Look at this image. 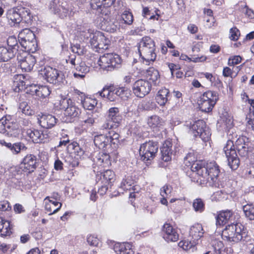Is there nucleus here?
Instances as JSON below:
<instances>
[{
  "label": "nucleus",
  "mask_w": 254,
  "mask_h": 254,
  "mask_svg": "<svg viewBox=\"0 0 254 254\" xmlns=\"http://www.w3.org/2000/svg\"><path fill=\"white\" fill-rule=\"evenodd\" d=\"M103 134L96 135L94 136V142L95 146L99 149L106 150L108 153H102L94 158V162L98 166L106 167L111 164L109 153L114 152L111 146L107 133L103 132Z\"/></svg>",
  "instance_id": "obj_1"
},
{
  "label": "nucleus",
  "mask_w": 254,
  "mask_h": 254,
  "mask_svg": "<svg viewBox=\"0 0 254 254\" xmlns=\"http://www.w3.org/2000/svg\"><path fill=\"white\" fill-rule=\"evenodd\" d=\"M222 237L224 240L230 242L247 241L248 230L247 228L240 223H231L227 225L223 229Z\"/></svg>",
  "instance_id": "obj_2"
},
{
  "label": "nucleus",
  "mask_w": 254,
  "mask_h": 254,
  "mask_svg": "<svg viewBox=\"0 0 254 254\" xmlns=\"http://www.w3.org/2000/svg\"><path fill=\"white\" fill-rule=\"evenodd\" d=\"M155 50V43L149 37L142 38L138 47L139 55L146 64H149L150 62H153L156 60Z\"/></svg>",
  "instance_id": "obj_3"
},
{
  "label": "nucleus",
  "mask_w": 254,
  "mask_h": 254,
  "mask_svg": "<svg viewBox=\"0 0 254 254\" xmlns=\"http://www.w3.org/2000/svg\"><path fill=\"white\" fill-rule=\"evenodd\" d=\"M18 41L20 45L29 53H35L38 45L34 33L29 28L22 30L18 34Z\"/></svg>",
  "instance_id": "obj_4"
},
{
  "label": "nucleus",
  "mask_w": 254,
  "mask_h": 254,
  "mask_svg": "<svg viewBox=\"0 0 254 254\" xmlns=\"http://www.w3.org/2000/svg\"><path fill=\"white\" fill-rule=\"evenodd\" d=\"M40 74L48 82L56 85L64 84L65 79L63 73L51 66H46L40 70Z\"/></svg>",
  "instance_id": "obj_5"
},
{
  "label": "nucleus",
  "mask_w": 254,
  "mask_h": 254,
  "mask_svg": "<svg viewBox=\"0 0 254 254\" xmlns=\"http://www.w3.org/2000/svg\"><path fill=\"white\" fill-rule=\"evenodd\" d=\"M122 60L115 53H106L100 57L98 64L101 68L107 71H113L120 68Z\"/></svg>",
  "instance_id": "obj_6"
},
{
  "label": "nucleus",
  "mask_w": 254,
  "mask_h": 254,
  "mask_svg": "<svg viewBox=\"0 0 254 254\" xmlns=\"http://www.w3.org/2000/svg\"><path fill=\"white\" fill-rule=\"evenodd\" d=\"M232 135L229 134V139L223 148V151L227 158L228 164L232 170H236L240 165V160L238 157L234 144V138Z\"/></svg>",
  "instance_id": "obj_7"
},
{
  "label": "nucleus",
  "mask_w": 254,
  "mask_h": 254,
  "mask_svg": "<svg viewBox=\"0 0 254 254\" xmlns=\"http://www.w3.org/2000/svg\"><path fill=\"white\" fill-rule=\"evenodd\" d=\"M190 133L194 137L199 136L204 141L208 140L210 135L209 129L206 127L205 123L203 120H198L192 125L187 124Z\"/></svg>",
  "instance_id": "obj_8"
},
{
  "label": "nucleus",
  "mask_w": 254,
  "mask_h": 254,
  "mask_svg": "<svg viewBox=\"0 0 254 254\" xmlns=\"http://www.w3.org/2000/svg\"><path fill=\"white\" fill-rule=\"evenodd\" d=\"M218 99V96L215 91L208 90L203 93L198 101L200 109L204 112L211 111Z\"/></svg>",
  "instance_id": "obj_9"
},
{
  "label": "nucleus",
  "mask_w": 254,
  "mask_h": 254,
  "mask_svg": "<svg viewBox=\"0 0 254 254\" xmlns=\"http://www.w3.org/2000/svg\"><path fill=\"white\" fill-rule=\"evenodd\" d=\"M158 148V143L153 141L142 144L139 148V155L141 159L144 161L152 160L155 157Z\"/></svg>",
  "instance_id": "obj_10"
},
{
  "label": "nucleus",
  "mask_w": 254,
  "mask_h": 254,
  "mask_svg": "<svg viewBox=\"0 0 254 254\" xmlns=\"http://www.w3.org/2000/svg\"><path fill=\"white\" fill-rule=\"evenodd\" d=\"M60 104L61 109L64 110V115L70 118H75L80 113V110L69 98L63 99L60 101Z\"/></svg>",
  "instance_id": "obj_11"
},
{
  "label": "nucleus",
  "mask_w": 254,
  "mask_h": 254,
  "mask_svg": "<svg viewBox=\"0 0 254 254\" xmlns=\"http://www.w3.org/2000/svg\"><path fill=\"white\" fill-rule=\"evenodd\" d=\"M207 185L209 186L219 187L218 176L220 173L219 166L215 162L207 164Z\"/></svg>",
  "instance_id": "obj_12"
},
{
  "label": "nucleus",
  "mask_w": 254,
  "mask_h": 254,
  "mask_svg": "<svg viewBox=\"0 0 254 254\" xmlns=\"http://www.w3.org/2000/svg\"><path fill=\"white\" fill-rule=\"evenodd\" d=\"M132 89L136 97L143 98L150 92L151 85L147 80L141 79L133 84Z\"/></svg>",
  "instance_id": "obj_13"
},
{
  "label": "nucleus",
  "mask_w": 254,
  "mask_h": 254,
  "mask_svg": "<svg viewBox=\"0 0 254 254\" xmlns=\"http://www.w3.org/2000/svg\"><path fill=\"white\" fill-rule=\"evenodd\" d=\"M109 40L103 34L99 31L95 32L93 34L92 37L90 39V43L91 46L98 50L107 49Z\"/></svg>",
  "instance_id": "obj_14"
},
{
  "label": "nucleus",
  "mask_w": 254,
  "mask_h": 254,
  "mask_svg": "<svg viewBox=\"0 0 254 254\" xmlns=\"http://www.w3.org/2000/svg\"><path fill=\"white\" fill-rule=\"evenodd\" d=\"M50 9L61 18L66 17L69 11L68 5L67 3L60 2L59 0H54L49 4Z\"/></svg>",
  "instance_id": "obj_15"
},
{
  "label": "nucleus",
  "mask_w": 254,
  "mask_h": 254,
  "mask_svg": "<svg viewBox=\"0 0 254 254\" xmlns=\"http://www.w3.org/2000/svg\"><path fill=\"white\" fill-rule=\"evenodd\" d=\"M37 164L36 156L33 154H28L23 158L21 166L24 172L30 173L36 169Z\"/></svg>",
  "instance_id": "obj_16"
},
{
  "label": "nucleus",
  "mask_w": 254,
  "mask_h": 254,
  "mask_svg": "<svg viewBox=\"0 0 254 254\" xmlns=\"http://www.w3.org/2000/svg\"><path fill=\"white\" fill-rule=\"evenodd\" d=\"M164 239L168 242H176L178 240L179 235L177 229L173 227L168 223H165L163 227Z\"/></svg>",
  "instance_id": "obj_17"
},
{
  "label": "nucleus",
  "mask_w": 254,
  "mask_h": 254,
  "mask_svg": "<svg viewBox=\"0 0 254 254\" xmlns=\"http://www.w3.org/2000/svg\"><path fill=\"white\" fill-rule=\"evenodd\" d=\"M191 170L193 173L201 177L200 181L207 184V166L205 167L204 163L201 161H196L191 166Z\"/></svg>",
  "instance_id": "obj_18"
},
{
  "label": "nucleus",
  "mask_w": 254,
  "mask_h": 254,
  "mask_svg": "<svg viewBox=\"0 0 254 254\" xmlns=\"http://www.w3.org/2000/svg\"><path fill=\"white\" fill-rule=\"evenodd\" d=\"M38 123L43 128H51L54 127L58 121L54 116L51 114H42L39 115Z\"/></svg>",
  "instance_id": "obj_19"
},
{
  "label": "nucleus",
  "mask_w": 254,
  "mask_h": 254,
  "mask_svg": "<svg viewBox=\"0 0 254 254\" xmlns=\"http://www.w3.org/2000/svg\"><path fill=\"white\" fill-rule=\"evenodd\" d=\"M11 116L5 115L1 118V133L7 136H15V130L11 128Z\"/></svg>",
  "instance_id": "obj_20"
},
{
  "label": "nucleus",
  "mask_w": 254,
  "mask_h": 254,
  "mask_svg": "<svg viewBox=\"0 0 254 254\" xmlns=\"http://www.w3.org/2000/svg\"><path fill=\"white\" fill-rule=\"evenodd\" d=\"M248 138L245 136H239L235 141V146L240 155L246 156L247 155L249 146Z\"/></svg>",
  "instance_id": "obj_21"
},
{
  "label": "nucleus",
  "mask_w": 254,
  "mask_h": 254,
  "mask_svg": "<svg viewBox=\"0 0 254 254\" xmlns=\"http://www.w3.org/2000/svg\"><path fill=\"white\" fill-rule=\"evenodd\" d=\"M1 145L2 147L9 149L13 154H17L21 150L26 149L24 144L21 142H16L12 144L10 142L6 141L5 140H1Z\"/></svg>",
  "instance_id": "obj_22"
},
{
  "label": "nucleus",
  "mask_w": 254,
  "mask_h": 254,
  "mask_svg": "<svg viewBox=\"0 0 254 254\" xmlns=\"http://www.w3.org/2000/svg\"><path fill=\"white\" fill-rule=\"evenodd\" d=\"M26 134L35 143L44 142V139L47 137L46 136H47L38 129L31 128L27 130Z\"/></svg>",
  "instance_id": "obj_23"
},
{
  "label": "nucleus",
  "mask_w": 254,
  "mask_h": 254,
  "mask_svg": "<svg viewBox=\"0 0 254 254\" xmlns=\"http://www.w3.org/2000/svg\"><path fill=\"white\" fill-rule=\"evenodd\" d=\"M115 174L114 172L110 170H107L103 172L98 171L96 175L97 179L102 180V182L104 184H108L110 185L114 180Z\"/></svg>",
  "instance_id": "obj_24"
},
{
  "label": "nucleus",
  "mask_w": 254,
  "mask_h": 254,
  "mask_svg": "<svg viewBox=\"0 0 254 254\" xmlns=\"http://www.w3.org/2000/svg\"><path fill=\"white\" fill-rule=\"evenodd\" d=\"M172 147V143L170 141H166L161 148V158L165 162H168L171 159Z\"/></svg>",
  "instance_id": "obj_25"
},
{
  "label": "nucleus",
  "mask_w": 254,
  "mask_h": 254,
  "mask_svg": "<svg viewBox=\"0 0 254 254\" xmlns=\"http://www.w3.org/2000/svg\"><path fill=\"white\" fill-rule=\"evenodd\" d=\"M76 72L73 73L75 78H83L85 77V75L89 71L90 67L86 65L83 62L77 63L75 66Z\"/></svg>",
  "instance_id": "obj_26"
},
{
  "label": "nucleus",
  "mask_w": 254,
  "mask_h": 254,
  "mask_svg": "<svg viewBox=\"0 0 254 254\" xmlns=\"http://www.w3.org/2000/svg\"><path fill=\"white\" fill-rule=\"evenodd\" d=\"M233 216V212L231 210H225L220 212L216 217V225L222 226L231 219Z\"/></svg>",
  "instance_id": "obj_27"
},
{
  "label": "nucleus",
  "mask_w": 254,
  "mask_h": 254,
  "mask_svg": "<svg viewBox=\"0 0 254 254\" xmlns=\"http://www.w3.org/2000/svg\"><path fill=\"white\" fill-rule=\"evenodd\" d=\"M17 11H18V7H16L8 10L7 12L6 18L11 25H14L15 24L21 22V17Z\"/></svg>",
  "instance_id": "obj_28"
},
{
  "label": "nucleus",
  "mask_w": 254,
  "mask_h": 254,
  "mask_svg": "<svg viewBox=\"0 0 254 254\" xmlns=\"http://www.w3.org/2000/svg\"><path fill=\"white\" fill-rule=\"evenodd\" d=\"M146 78L151 81L154 84L159 82L160 75L158 71L153 67H149L144 73Z\"/></svg>",
  "instance_id": "obj_29"
},
{
  "label": "nucleus",
  "mask_w": 254,
  "mask_h": 254,
  "mask_svg": "<svg viewBox=\"0 0 254 254\" xmlns=\"http://www.w3.org/2000/svg\"><path fill=\"white\" fill-rule=\"evenodd\" d=\"M35 63V57L32 55L28 56L22 62L20 63L19 66L22 70L25 71H30L33 68Z\"/></svg>",
  "instance_id": "obj_30"
},
{
  "label": "nucleus",
  "mask_w": 254,
  "mask_h": 254,
  "mask_svg": "<svg viewBox=\"0 0 254 254\" xmlns=\"http://www.w3.org/2000/svg\"><path fill=\"white\" fill-rule=\"evenodd\" d=\"M16 53L15 50L6 47L4 44L1 46V61L8 62Z\"/></svg>",
  "instance_id": "obj_31"
},
{
  "label": "nucleus",
  "mask_w": 254,
  "mask_h": 254,
  "mask_svg": "<svg viewBox=\"0 0 254 254\" xmlns=\"http://www.w3.org/2000/svg\"><path fill=\"white\" fill-rule=\"evenodd\" d=\"M102 26L104 30L114 33L119 29V23L116 19H110L109 20H106Z\"/></svg>",
  "instance_id": "obj_32"
},
{
  "label": "nucleus",
  "mask_w": 254,
  "mask_h": 254,
  "mask_svg": "<svg viewBox=\"0 0 254 254\" xmlns=\"http://www.w3.org/2000/svg\"><path fill=\"white\" fill-rule=\"evenodd\" d=\"M109 138H110V145L113 151H115L119 145V138L120 135L119 134L115 131L113 129L109 130L108 133Z\"/></svg>",
  "instance_id": "obj_33"
},
{
  "label": "nucleus",
  "mask_w": 254,
  "mask_h": 254,
  "mask_svg": "<svg viewBox=\"0 0 254 254\" xmlns=\"http://www.w3.org/2000/svg\"><path fill=\"white\" fill-rule=\"evenodd\" d=\"M169 94V91L167 89L164 88L160 90L156 97L158 104L160 106H164L168 101Z\"/></svg>",
  "instance_id": "obj_34"
},
{
  "label": "nucleus",
  "mask_w": 254,
  "mask_h": 254,
  "mask_svg": "<svg viewBox=\"0 0 254 254\" xmlns=\"http://www.w3.org/2000/svg\"><path fill=\"white\" fill-rule=\"evenodd\" d=\"M203 228L201 225L196 224L190 227V235L194 241L199 240L203 236Z\"/></svg>",
  "instance_id": "obj_35"
},
{
  "label": "nucleus",
  "mask_w": 254,
  "mask_h": 254,
  "mask_svg": "<svg viewBox=\"0 0 254 254\" xmlns=\"http://www.w3.org/2000/svg\"><path fill=\"white\" fill-rule=\"evenodd\" d=\"M107 119L114 122L115 124H120L122 121V117L119 115V109L116 107L110 108Z\"/></svg>",
  "instance_id": "obj_36"
},
{
  "label": "nucleus",
  "mask_w": 254,
  "mask_h": 254,
  "mask_svg": "<svg viewBox=\"0 0 254 254\" xmlns=\"http://www.w3.org/2000/svg\"><path fill=\"white\" fill-rule=\"evenodd\" d=\"M19 15L21 17V22L23 21L27 24L31 23L32 21V16L30 10L26 7H18Z\"/></svg>",
  "instance_id": "obj_37"
},
{
  "label": "nucleus",
  "mask_w": 254,
  "mask_h": 254,
  "mask_svg": "<svg viewBox=\"0 0 254 254\" xmlns=\"http://www.w3.org/2000/svg\"><path fill=\"white\" fill-rule=\"evenodd\" d=\"M1 237H6L10 236L12 233L11 227L10 222L8 220H5L1 217Z\"/></svg>",
  "instance_id": "obj_38"
},
{
  "label": "nucleus",
  "mask_w": 254,
  "mask_h": 254,
  "mask_svg": "<svg viewBox=\"0 0 254 254\" xmlns=\"http://www.w3.org/2000/svg\"><path fill=\"white\" fill-rule=\"evenodd\" d=\"M81 103L83 107L88 110H93L97 104V101L95 99L91 98H84L83 100H81Z\"/></svg>",
  "instance_id": "obj_39"
},
{
  "label": "nucleus",
  "mask_w": 254,
  "mask_h": 254,
  "mask_svg": "<svg viewBox=\"0 0 254 254\" xmlns=\"http://www.w3.org/2000/svg\"><path fill=\"white\" fill-rule=\"evenodd\" d=\"M243 210L245 216L250 220H254V205L247 204L243 206Z\"/></svg>",
  "instance_id": "obj_40"
},
{
  "label": "nucleus",
  "mask_w": 254,
  "mask_h": 254,
  "mask_svg": "<svg viewBox=\"0 0 254 254\" xmlns=\"http://www.w3.org/2000/svg\"><path fill=\"white\" fill-rule=\"evenodd\" d=\"M36 95L40 98H45L50 95V91L48 86H41L35 90Z\"/></svg>",
  "instance_id": "obj_41"
},
{
  "label": "nucleus",
  "mask_w": 254,
  "mask_h": 254,
  "mask_svg": "<svg viewBox=\"0 0 254 254\" xmlns=\"http://www.w3.org/2000/svg\"><path fill=\"white\" fill-rule=\"evenodd\" d=\"M18 112H21L27 116H31L34 114V111L31 109L26 102H22L19 103Z\"/></svg>",
  "instance_id": "obj_42"
},
{
  "label": "nucleus",
  "mask_w": 254,
  "mask_h": 254,
  "mask_svg": "<svg viewBox=\"0 0 254 254\" xmlns=\"http://www.w3.org/2000/svg\"><path fill=\"white\" fill-rule=\"evenodd\" d=\"M15 70V67L11 64L10 63H4L1 64V73L3 76H9Z\"/></svg>",
  "instance_id": "obj_43"
},
{
  "label": "nucleus",
  "mask_w": 254,
  "mask_h": 254,
  "mask_svg": "<svg viewBox=\"0 0 254 254\" xmlns=\"http://www.w3.org/2000/svg\"><path fill=\"white\" fill-rule=\"evenodd\" d=\"M117 99L120 97L124 100H127L130 95V92L124 87L115 88Z\"/></svg>",
  "instance_id": "obj_44"
},
{
  "label": "nucleus",
  "mask_w": 254,
  "mask_h": 254,
  "mask_svg": "<svg viewBox=\"0 0 254 254\" xmlns=\"http://www.w3.org/2000/svg\"><path fill=\"white\" fill-rule=\"evenodd\" d=\"M117 127L118 125L117 124H115L114 122L106 118L105 122L101 126L100 129L103 131H106V133H108L109 130H113Z\"/></svg>",
  "instance_id": "obj_45"
},
{
  "label": "nucleus",
  "mask_w": 254,
  "mask_h": 254,
  "mask_svg": "<svg viewBox=\"0 0 254 254\" xmlns=\"http://www.w3.org/2000/svg\"><path fill=\"white\" fill-rule=\"evenodd\" d=\"M212 244L216 254H220L224 251V245L222 241L215 239L213 240Z\"/></svg>",
  "instance_id": "obj_46"
},
{
  "label": "nucleus",
  "mask_w": 254,
  "mask_h": 254,
  "mask_svg": "<svg viewBox=\"0 0 254 254\" xmlns=\"http://www.w3.org/2000/svg\"><path fill=\"white\" fill-rule=\"evenodd\" d=\"M121 18L124 23L127 25H131L133 20V15L130 11L125 10L121 15Z\"/></svg>",
  "instance_id": "obj_47"
},
{
  "label": "nucleus",
  "mask_w": 254,
  "mask_h": 254,
  "mask_svg": "<svg viewBox=\"0 0 254 254\" xmlns=\"http://www.w3.org/2000/svg\"><path fill=\"white\" fill-rule=\"evenodd\" d=\"M129 247L128 243H117L114 246V250L117 254H123L126 248Z\"/></svg>",
  "instance_id": "obj_48"
},
{
  "label": "nucleus",
  "mask_w": 254,
  "mask_h": 254,
  "mask_svg": "<svg viewBox=\"0 0 254 254\" xmlns=\"http://www.w3.org/2000/svg\"><path fill=\"white\" fill-rule=\"evenodd\" d=\"M193 207L196 212H202L204 210V204L200 198H196L194 200L192 204Z\"/></svg>",
  "instance_id": "obj_49"
},
{
  "label": "nucleus",
  "mask_w": 254,
  "mask_h": 254,
  "mask_svg": "<svg viewBox=\"0 0 254 254\" xmlns=\"http://www.w3.org/2000/svg\"><path fill=\"white\" fill-rule=\"evenodd\" d=\"M6 47H9L11 49L15 50L16 52L18 50V45L16 38L14 36H10L6 40Z\"/></svg>",
  "instance_id": "obj_50"
},
{
  "label": "nucleus",
  "mask_w": 254,
  "mask_h": 254,
  "mask_svg": "<svg viewBox=\"0 0 254 254\" xmlns=\"http://www.w3.org/2000/svg\"><path fill=\"white\" fill-rule=\"evenodd\" d=\"M16 246L7 245L5 244H1V254H10L16 249Z\"/></svg>",
  "instance_id": "obj_51"
},
{
  "label": "nucleus",
  "mask_w": 254,
  "mask_h": 254,
  "mask_svg": "<svg viewBox=\"0 0 254 254\" xmlns=\"http://www.w3.org/2000/svg\"><path fill=\"white\" fill-rule=\"evenodd\" d=\"M160 123V118L156 115H154L150 117L147 121L148 125L151 127H158V126Z\"/></svg>",
  "instance_id": "obj_52"
},
{
  "label": "nucleus",
  "mask_w": 254,
  "mask_h": 254,
  "mask_svg": "<svg viewBox=\"0 0 254 254\" xmlns=\"http://www.w3.org/2000/svg\"><path fill=\"white\" fill-rule=\"evenodd\" d=\"M71 49L72 52L77 54L78 55H83L86 52L84 47L78 44L71 45Z\"/></svg>",
  "instance_id": "obj_53"
},
{
  "label": "nucleus",
  "mask_w": 254,
  "mask_h": 254,
  "mask_svg": "<svg viewBox=\"0 0 254 254\" xmlns=\"http://www.w3.org/2000/svg\"><path fill=\"white\" fill-rule=\"evenodd\" d=\"M194 241L193 242L183 240L179 242L178 245L180 248H183L184 250H189L195 245Z\"/></svg>",
  "instance_id": "obj_54"
},
{
  "label": "nucleus",
  "mask_w": 254,
  "mask_h": 254,
  "mask_svg": "<svg viewBox=\"0 0 254 254\" xmlns=\"http://www.w3.org/2000/svg\"><path fill=\"white\" fill-rule=\"evenodd\" d=\"M90 5L93 9L99 10L104 6V1L103 0H91Z\"/></svg>",
  "instance_id": "obj_55"
},
{
  "label": "nucleus",
  "mask_w": 254,
  "mask_h": 254,
  "mask_svg": "<svg viewBox=\"0 0 254 254\" xmlns=\"http://www.w3.org/2000/svg\"><path fill=\"white\" fill-rule=\"evenodd\" d=\"M172 188L170 186L165 185L160 190V194L162 196H166L170 195L172 191Z\"/></svg>",
  "instance_id": "obj_56"
},
{
  "label": "nucleus",
  "mask_w": 254,
  "mask_h": 254,
  "mask_svg": "<svg viewBox=\"0 0 254 254\" xmlns=\"http://www.w3.org/2000/svg\"><path fill=\"white\" fill-rule=\"evenodd\" d=\"M230 39L233 41H237L240 35V31L236 27H233L230 30Z\"/></svg>",
  "instance_id": "obj_57"
},
{
  "label": "nucleus",
  "mask_w": 254,
  "mask_h": 254,
  "mask_svg": "<svg viewBox=\"0 0 254 254\" xmlns=\"http://www.w3.org/2000/svg\"><path fill=\"white\" fill-rule=\"evenodd\" d=\"M87 242L91 246L97 247L99 243V239L93 235L89 236L87 238Z\"/></svg>",
  "instance_id": "obj_58"
},
{
  "label": "nucleus",
  "mask_w": 254,
  "mask_h": 254,
  "mask_svg": "<svg viewBox=\"0 0 254 254\" xmlns=\"http://www.w3.org/2000/svg\"><path fill=\"white\" fill-rule=\"evenodd\" d=\"M113 89V86H106L99 93L101 97L106 98Z\"/></svg>",
  "instance_id": "obj_59"
},
{
  "label": "nucleus",
  "mask_w": 254,
  "mask_h": 254,
  "mask_svg": "<svg viewBox=\"0 0 254 254\" xmlns=\"http://www.w3.org/2000/svg\"><path fill=\"white\" fill-rule=\"evenodd\" d=\"M242 58L239 56H235L230 58L228 61V64L230 66L237 64L241 62Z\"/></svg>",
  "instance_id": "obj_60"
},
{
  "label": "nucleus",
  "mask_w": 254,
  "mask_h": 254,
  "mask_svg": "<svg viewBox=\"0 0 254 254\" xmlns=\"http://www.w3.org/2000/svg\"><path fill=\"white\" fill-rule=\"evenodd\" d=\"M131 188V183L130 180H124L121 184L120 188L124 190H130Z\"/></svg>",
  "instance_id": "obj_61"
},
{
  "label": "nucleus",
  "mask_w": 254,
  "mask_h": 254,
  "mask_svg": "<svg viewBox=\"0 0 254 254\" xmlns=\"http://www.w3.org/2000/svg\"><path fill=\"white\" fill-rule=\"evenodd\" d=\"M26 51L25 50V51H22L18 53L17 59L19 64L26 59L27 56L31 55L28 54Z\"/></svg>",
  "instance_id": "obj_62"
},
{
  "label": "nucleus",
  "mask_w": 254,
  "mask_h": 254,
  "mask_svg": "<svg viewBox=\"0 0 254 254\" xmlns=\"http://www.w3.org/2000/svg\"><path fill=\"white\" fill-rule=\"evenodd\" d=\"M95 122L94 118L93 115H89L87 117L83 118L82 123L86 124L87 126H91L94 124Z\"/></svg>",
  "instance_id": "obj_63"
},
{
  "label": "nucleus",
  "mask_w": 254,
  "mask_h": 254,
  "mask_svg": "<svg viewBox=\"0 0 254 254\" xmlns=\"http://www.w3.org/2000/svg\"><path fill=\"white\" fill-rule=\"evenodd\" d=\"M186 58L188 59L189 61H191L194 63H197V62H204L206 60V57L205 56H200V57H192L191 58L188 57L187 56H185Z\"/></svg>",
  "instance_id": "obj_64"
}]
</instances>
